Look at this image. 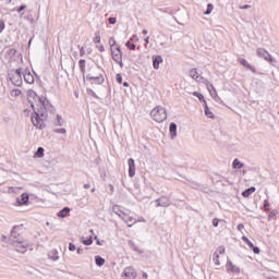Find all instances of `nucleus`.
I'll return each mask as SVG.
<instances>
[{
	"mask_svg": "<svg viewBox=\"0 0 279 279\" xmlns=\"http://www.w3.org/2000/svg\"><path fill=\"white\" fill-rule=\"evenodd\" d=\"M33 97L35 101H38L39 105H37V108L32 105L35 113V117H32V123L38 130H44L45 123L43 121L47 119V112L53 114V112H56V109L53 108V105H51V102H49L45 97L38 96L36 92H33Z\"/></svg>",
	"mask_w": 279,
	"mask_h": 279,
	"instance_id": "nucleus-1",
	"label": "nucleus"
},
{
	"mask_svg": "<svg viewBox=\"0 0 279 279\" xmlns=\"http://www.w3.org/2000/svg\"><path fill=\"white\" fill-rule=\"evenodd\" d=\"M9 243H11V245H15V247H20L17 252H20L21 254H25V248L29 247V242H27L21 233L20 226L13 227L9 238Z\"/></svg>",
	"mask_w": 279,
	"mask_h": 279,
	"instance_id": "nucleus-2",
	"label": "nucleus"
},
{
	"mask_svg": "<svg viewBox=\"0 0 279 279\" xmlns=\"http://www.w3.org/2000/svg\"><path fill=\"white\" fill-rule=\"evenodd\" d=\"M150 117L156 121V123H162V121H166L167 119V109H165V107L157 106L150 111Z\"/></svg>",
	"mask_w": 279,
	"mask_h": 279,
	"instance_id": "nucleus-3",
	"label": "nucleus"
},
{
	"mask_svg": "<svg viewBox=\"0 0 279 279\" xmlns=\"http://www.w3.org/2000/svg\"><path fill=\"white\" fill-rule=\"evenodd\" d=\"M112 60L120 64V68L123 69V52H121V47L116 46V48L111 49Z\"/></svg>",
	"mask_w": 279,
	"mask_h": 279,
	"instance_id": "nucleus-4",
	"label": "nucleus"
},
{
	"mask_svg": "<svg viewBox=\"0 0 279 279\" xmlns=\"http://www.w3.org/2000/svg\"><path fill=\"white\" fill-rule=\"evenodd\" d=\"M257 56H258V58H264V60H266V62H269V64H271V66H276V64L278 63V61L276 59H274V57H271L267 52V50H265L263 48L257 49Z\"/></svg>",
	"mask_w": 279,
	"mask_h": 279,
	"instance_id": "nucleus-5",
	"label": "nucleus"
},
{
	"mask_svg": "<svg viewBox=\"0 0 279 279\" xmlns=\"http://www.w3.org/2000/svg\"><path fill=\"white\" fill-rule=\"evenodd\" d=\"M156 204L157 208H168V206H171V199L167 196H161L156 199Z\"/></svg>",
	"mask_w": 279,
	"mask_h": 279,
	"instance_id": "nucleus-6",
	"label": "nucleus"
},
{
	"mask_svg": "<svg viewBox=\"0 0 279 279\" xmlns=\"http://www.w3.org/2000/svg\"><path fill=\"white\" fill-rule=\"evenodd\" d=\"M122 278H124V279L136 278V270L134 269V267L130 266V267L124 268V270L122 272Z\"/></svg>",
	"mask_w": 279,
	"mask_h": 279,
	"instance_id": "nucleus-7",
	"label": "nucleus"
},
{
	"mask_svg": "<svg viewBox=\"0 0 279 279\" xmlns=\"http://www.w3.org/2000/svg\"><path fill=\"white\" fill-rule=\"evenodd\" d=\"M226 269L228 274H241V268L230 260L227 262Z\"/></svg>",
	"mask_w": 279,
	"mask_h": 279,
	"instance_id": "nucleus-8",
	"label": "nucleus"
},
{
	"mask_svg": "<svg viewBox=\"0 0 279 279\" xmlns=\"http://www.w3.org/2000/svg\"><path fill=\"white\" fill-rule=\"evenodd\" d=\"M17 206H27L29 204V194L23 193L16 198Z\"/></svg>",
	"mask_w": 279,
	"mask_h": 279,
	"instance_id": "nucleus-9",
	"label": "nucleus"
},
{
	"mask_svg": "<svg viewBox=\"0 0 279 279\" xmlns=\"http://www.w3.org/2000/svg\"><path fill=\"white\" fill-rule=\"evenodd\" d=\"M128 165H129V175L131 178H134V175H136V163H134V158H130L128 160Z\"/></svg>",
	"mask_w": 279,
	"mask_h": 279,
	"instance_id": "nucleus-10",
	"label": "nucleus"
},
{
	"mask_svg": "<svg viewBox=\"0 0 279 279\" xmlns=\"http://www.w3.org/2000/svg\"><path fill=\"white\" fill-rule=\"evenodd\" d=\"M129 228H132L134 223H136V219L129 216L128 214H123V217L121 218Z\"/></svg>",
	"mask_w": 279,
	"mask_h": 279,
	"instance_id": "nucleus-11",
	"label": "nucleus"
},
{
	"mask_svg": "<svg viewBox=\"0 0 279 279\" xmlns=\"http://www.w3.org/2000/svg\"><path fill=\"white\" fill-rule=\"evenodd\" d=\"M162 64V56H153V68L158 71Z\"/></svg>",
	"mask_w": 279,
	"mask_h": 279,
	"instance_id": "nucleus-12",
	"label": "nucleus"
},
{
	"mask_svg": "<svg viewBox=\"0 0 279 279\" xmlns=\"http://www.w3.org/2000/svg\"><path fill=\"white\" fill-rule=\"evenodd\" d=\"M11 82L14 86H22L23 85V76L20 75H12Z\"/></svg>",
	"mask_w": 279,
	"mask_h": 279,
	"instance_id": "nucleus-13",
	"label": "nucleus"
},
{
	"mask_svg": "<svg viewBox=\"0 0 279 279\" xmlns=\"http://www.w3.org/2000/svg\"><path fill=\"white\" fill-rule=\"evenodd\" d=\"M87 80H90V82H94V84H104V75L92 76L90 74H88Z\"/></svg>",
	"mask_w": 279,
	"mask_h": 279,
	"instance_id": "nucleus-14",
	"label": "nucleus"
},
{
	"mask_svg": "<svg viewBox=\"0 0 279 279\" xmlns=\"http://www.w3.org/2000/svg\"><path fill=\"white\" fill-rule=\"evenodd\" d=\"M169 130L171 138H175V136H178V124H175V122H171Z\"/></svg>",
	"mask_w": 279,
	"mask_h": 279,
	"instance_id": "nucleus-15",
	"label": "nucleus"
},
{
	"mask_svg": "<svg viewBox=\"0 0 279 279\" xmlns=\"http://www.w3.org/2000/svg\"><path fill=\"white\" fill-rule=\"evenodd\" d=\"M23 77H24V81L26 82V84H34V75H32V72L25 70Z\"/></svg>",
	"mask_w": 279,
	"mask_h": 279,
	"instance_id": "nucleus-16",
	"label": "nucleus"
},
{
	"mask_svg": "<svg viewBox=\"0 0 279 279\" xmlns=\"http://www.w3.org/2000/svg\"><path fill=\"white\" fill-rule=\"evenodd\" d=\"M240 64H242V66H245V69H250V71H252L253 73H256V68L252 66V64L247 63V61L245 59H239Z\"/></svg>",
	"mask_w": 279,
	"mask_h": 279,
	"instance_id": "nucleus-17",
	"label": "nucleus"
},
{
	"mask_svg": "<svg viewBox=\"0 0 279 279\" xmlns=\"http://www.w3.org/2000/svg\"><path fill=\"white\" fill-rule=\"evenodd\" d=\"M190 77H192V80H195L197 82V80H199V77H202V75L199 74V72H197L196 69H192L189 72Z\"/></svg>",
	"mask_w": 279,
	"mask_h": 279,
	"instance_id": "nucleus-18",
	"label": "nucleus"
},
{
	"mask_svg": "<svg viewBox=\"0 0 279 279\" xmlns=\"http://www.w3.org/2000/svg\"><path fill=\"white\" fill-rule=\"evenodd\" d=\"M69 213H71V208L69 207H64L63 209H61L59 213H58V217L60 219H64L66 217V215H69Z\"/></svg>",
	"mask_w": 279,
	"mask_h": 279,
	"instance_id": "nucleus-19",
	"label": "nucleus"
},
{
	"mask_svg": "<svg viewBox=\"0 0 279 279\" xmlns=\"http://www.w3.org/2000/svg\"><path fill=\"white\" fill-rule=\"evenodd\" d=\"M112 213H114V215H118V217H120V219H122L123 215H125V213H123V210H121V207H119V205H114L112 207Z\"/></svg>",
	"mask_w": 279,
	"mask_h": 279,
	"instance_id": "nucleus-20",
	"label": "nucleus"
},
{
	"mask_svg": "<svg viewBox=\"0 0 279 279\" xmlns=\"http://www.w3.org/2000/svg\"><path fill=\"white\" fill-rule=\"evenodd\" d=\"M205 117H207L208 119H215V113H213V111H210V108H208V104L205 102Z\"/></svg>",
	"mask_w": 279,
	"mask_h": 279,
	"instance_id": "nucleus-21",
	"label": "nucleus"
},
{
	"mask_svg": "<svg viewBox=\"0 0 279 279\" xmlns=\"http://www.w3.org/2000/svg\"><path fill=\"white\" fill-rule=\"evenodd\" d=\"M48 258L50 260H59L60 256H58V251L52 250L50 253H48Z\"/></svg>",
	"mask_w": 279,
	"mask_h": 279,
	"instance_id": "nucleus-22",
	"label": "nucleus"
},
{
	"mask_svg": "<svg viewBox=\"0 0 279 279\" xmlns=\"http://www.w3.org/2000/svg\"><path fill=\"white\" fill-rule=\"evenodd\" d=\"M95 263L98 267H104L106 265V259H104L101 256L96 255L95 256Z\"/></svg>",
	"mask_w": 279,
	"mask_h": 279,
	"instance_id": "nucleus-23",
	"label": "nucleus"
},
{
	"mask_svg": "<svg viewBox=\"0 0 279 279\" xmlns=\"http://www.w3.org/2000/svg\"><path fill=\"white\" fill-rule=\"evenodd\" d=\"M233 169H243L244 165L239 159H234L232 162Z\"/></svg>",
	"mask_w": 279,
	"mask_h": 279,
	"instance_id": "nucleus-24",
	"label": "nucleus"
},
{
	"mask_svg": "<svg viewBox=\"0 0 279 279\" xmlns=\"http://www.w3.org/2000/svg\"><path fill=\"white\" fill-rule=\"evenodd\" d=\"M43 156H45V148L38 147L37 151L34 155V157L35 158H43Z\"/></svg>",
	"mask_w": 279,
	"mask_h": 279,
	"instance_id": "nucleus-25",
	"label": "nucleus"
},
{
	"mask_svg": "<svg viewBox=\"0 0 279 279\" xmlns=\"http://www.w3.org/2000/svg\"><path fill=\"white\" fill-rule=\"evenodd\" d=\"M78 66H80L82 73H86V60L81 59L78 61Z\"/></svg>",
	"mask_w": 279,
	"mask_h": 279,
	"instance_id": "nucleus-26",
	"label": "nucleus"
},
{
	"mask_svg": "<svg viewBox=\"0 0 279 279\" xmlns=\"http://www.w3.org/2000/svg\"><path fill=\"white\" fill-rule=\"evenodd\" d=\"M193 95H194V97H197L201 101L206 104V99H204V94H202L199 92H194Z\"/></svg>",
	"mask_w": 279,
	"mask_h": 279,
	"instance_id": "nucleus-27",
	"label": "nucleus"
},
{
	"mask_svg": "<svg viewBox=\"0 0 279 279\" xmlns=\"http://www.w3.org/2000/svg\"><path fill=\"white\" fill-rule=\"evenodd\" d=\"M213 10H215V7L213 5V3H208V4H207V9H206V11L204 12V14H205V15L211 14V13H213Z\"/></svg>",
	"mask_w": 279,
	"mask_h": 279,
	"instance_id": "nucleus-28",
	"label": "nucleus"
},
{
	"mask_svg": "<svg viewBox=\"0 0 279 279\" xmlns=\"http://www.w3.org/2000/svg\"><path fill=\"white\" fill-rule=\"evenodd\" d=\"M213 260H214L215 265H221V263L219 262V253L215 252L213 254Z\"/></svg>",
	"mask_w": 279,
	"mask_h": 279,
	"instance_id": "nucleus-29",
	"label": "nucleus"
},
{
	"mask_svg": "<svg viewBox=\"0 0 279 279\" xmlns=\"http://www.w3.org/2000/svg\"><path fill=\"white\" fill-rule=\"evenodd\" d=\"M81 241L83 245H93V236H89L87 240H84V238H82Z\"/></svg>",
	"mask_w": 279,
	"mask_h": 279,
	"instance_id": "nucleus-30",
	"label": "nucleus"
},
{
	"mask_svg": "<svg viewBox=\"0 0 279 279\" xmlns=\"http://www.w3.org/2000/svg\"><path fill=\"white\" fill-rule=\"evenodd\" d=\"M242 241H244V243L247 244L248 247H254V243H252V241H250L247 236L243 235Z\"/></svg>",
	"mask_w": 279,
	"mask_h": 279,
	"instance_id": "nucleus-31",
	"label": "nucleus"
},
{
	"mask_svg": "<svg viewBox=\"0 0 279 279\" xmlns=\"http://www.w3.org/2000/svg\"><path fill=\"white\" fill-rule=\"evenodd\" d=\"M109 45H110V49H116L117 48V40H114V37H111L109 39Z\"/></svg>",
	"mask_w": 279,
	"mask_h": 279,
	"instance_id": "nucleus-32",
	"label": "nucleus"
},
{
	"mask_svg": "<svg viewBox=\"0 0 279 279\" xmlns=\"http://www.w3.org/2000/svg\"><path fill=\"white\" fill-rule=\"evenodd\" d=\"M125 47H128V49H130L131 51H134V49H136V45H134L132 41H126Z\"/></svg>",
	"mask_w": 279,
	"mask_h": 279,
	"instance_id": "nucleus-33",
	"label": "nucleus"
},
{
	"mask_svg": "<svg viewBox=\"0 0 279 279\" xmlns=\"http://www.w3.org/2000/svg\"><path fill=\"white\" fill-rule=\"evenodd\" d=\"M276 215H278V210H271L268 215V221H271L272 217H276Z\"/></svg>",
	"mask_w": 279,
	"mask_h": 279,
	"instance_id": "nucleus-34",
	"label": "nucleus"
},
{
	"mask_svg": "<svg viewBox=\"0 0 279 279\" xmlns=\"http://www.w3.org/2000/svg\"><path fill=\"white\" fill-rule=\"evenodd\" d=\"M54 125L62 126V117L60 114H57V123Z\"/></svg>",
	"mask_w": 279,
	"mask_h": 279,
	"instance_id": "nucleus-35",
	"label": "nucleus"
},
{
	"mask_svg": "<svg viewBox=\"0 0 279 279\" xmlns=\"http://www.w3.org/2000/svg\"><path fill=\"white\" fill-rule=\"evenodd\" d=\"M8 53L11 56V58H14V56H16V49L11 48L8 50Z\"/></svg>",
	"mask_w": 279,
	"mask_h": 279,
	"instance_id": "nucleus-36",
	"label": "nucleus"
},
{
	"mask_svg": "<svg viewBox=\"0 0 279 279\" xmlns=\"http://www.w3.org/2000/svg\"><path fill=\"white\" fill-rule=\"evenodd\" d=\"M116 80H117L118 84H123V76L121 74H117Z\"/></svg>",
	"mask_w": 279,
	"mask_h": 279,
	"instance_id": "nucleus-37",
	"label": "nucleus"
},
{
	"mask_svg": "<svg viewBox=\"0 0 279 279\" xmlns=\"http://www.w3.org/2000/svg\"><path fill=\"white\" fill-rule=\"evenodd\" d=\"M250 195H252V192L248 189L242 192V196L244 197H250Z\"/></svg>",
	"mask_w": 279,
	"mask_h": 279,
	"instance_id": "nucleus-38",
	"label": "nucleus"
},
{
	"mask_svg": "<svg viewBox=\"0 0 279 279\" xmlns=\"http://www.w3.org/2000/svg\"><path fill=\"white\" fill-rule=\"evenodd\" d=\"M264 210L266 213H268V210H269V201H267V199L264 201Z\"/></svg>",
	"mask_w": 279,
	"mask_h": 279,
	"instance_id": "nucleus-39",
	"label": "nucleus"
},
{
	"mask_svg": "<svg viewBox=\"0 0 279 279\" xmlns=\"http://www.w3.org/2000/svg\"><path fill=\"white\" fill-rule=\"evenodd\" d=\"M216 252H217L218 255L219 254H225L226 253V247L219 246Z\"/></svg>",
	"mask_w": 279,
	"mask_h": 279,
	"instance_id": "nucleus-40",
	"label": "nucleus"
},
{
	"mask_svg": "<svg viewBox=\"0 0 279 279\" xmlns=\"http://www.w3.org/2000/svg\"><path fill=\"white\" fill-rule=\"evenodd\" d=\"M251 250L255 253V254H260V248H258V246H255L253 244V246H251Z\"/></svg>",
	"mask_w": 279,
	"mask_h": 279,
	"instance_id": "nucleus-41",
	"label": "nucleus"
},
{
	"mask_svg": "<svg viewBox=\"0 0 279 279\" xmlns=\"http://www.w3.org/2000/svg\"><path fill=\"white\" fill-rule=\"evenodd\" d=\"M75 250H77V247L75 246V244H73V243H69V251L70 252H75Z\"/></svg>",
	"mask_w": 279,
	"mask_h": 279,
	"instance_id": "nucleus-42",
	"label": "nucleus"
},
{
	"mask_svg": "<svg viewBox=\"0 0 279 279\" xmlns=\"http://www.w3.org/2000/svg\"><path fill=\"white\" fill-rule=\"evenodd\" d=\"M57 134H66V129H57L54 130Z\"/></svg>",
	"mask_w": 279,
	"mask_h": 279,
	"instance_id": "nucleus-43",
	"label": "nucleus"
},
{
	"mask_svg": "<svg viewBox=\"0 0 279 279\" xmlns=\"http://www.w3.org/2000/svg\"><path fill=\"white\" fill-rule=\"evenodd\" d=\"M5 29V22L3 20H0V34Z\"/></svg>",
	"mask_w": 279,
	"mask_h": 279,
	"instance_id": "nucleus-44",
	"label": "nucleus"
},
{
	"mask_svg": "<svg viewBox=\"0 0 279 279\" xmlns=\"http://www.w3.org/2000/svg\"><path fill=\"white\" fill-rule=\"evenodd\" d=\"M97 49L100 51V53H104V51H106V48L104 47V45H96Z\"/></svg>",
	"mask_w": 279,
	"mask_h": 279,
	"instance_id": "nucleus-45",
	"label": "nucleus"
},
{
	"mask_svg": "<svg viewBox=\"0 0 279 279\" xmlns=\"http://www.w3.org/2000/svg\"><path fill=\"white\" fill-rule=\"evenodd\" d=\"M219 221H220V220H219L218 218H214V219H213V227H214V228H217V227L219 226Z\"/></svg>",
	"mask_w": 279,
	"mask_h": 279,
	"instance_id": "nucleus-46",
	"label": "nucleus"
},
{
	"mask_svg": "<svg viewBox=\"0 0 279 279\" xmlns=\"http://www.w3.org/2000/svg\"><path fill=\"white\" fill-rule=\"evenodd\" d=\"M108 22L110 25H114L117 23V17H109Z\"/></svg>",
	"mask_w": 279,
	"mask_h": 279,
	"instance_id": "nucleus-47",
	"label": "nucleus"
},
{
	"mask_svg": "<svg viewBox=\"0 0 279 279\" xmlns=\"http://www.w3.org/2000/svg\"><path fill=\"white\" fill-rule=\"evenodd\" d=\"M94 43H95L96 45H100V43H101V37H100V36H96V37L94 38Z\"/></svg>",
	"mask_w": 279,
	"mask_h": 279,
	"instance_id": "nucleus-48",
	"label": "nucleus"
},
{
	"mask_svg": "<svg viewBox=\"0 0 279 279\" xmlns=\"http://www.w3.org/2000/svg\"><path fill=\"white\" fill-rule=\"evenodd\" d=\"M22 71L23 70L21 68H19L15 70V74H13V75H19L20 77H22V75H23Z\"/></svg>",
	"mask_w": 279,
	"mask_h": 279,
	"instance_id": "nucleus-49",
	"label": "nucleus"
},
{
	"mask_svg": "<svg viewBox=\"0 0 279 279\" xmlns=\"http://www.w3.org/2000/svg\"><path fill=\"white\" fill-rule=\"evenodd\" d=\"M12 93H13L14 97H19V95H21L22 92H21V89H13Z\"/></svg>",
	"mask_w": 279,
	"mask_h": 279,
	"instance_id": "nucleus-50",
	"label": "nucleus"
},
{
	"mask_svg": "<svg viewBox=\"0 0 279 279\" xmlns=\"http://www.w3.org/2000/svg\"><path fill=\"white\" fill-rule=\"evenodd\" d=\"M85 54H86L85 48H84V47H81V48H80V56H81V58L84 57Z\"/></svg>",
	"mask_w": 279,
	"mask_h": 279,
	"instance_id": "nucleus-51",
	"label": "nucleus"
},
{
	"mask_svg": "<svg viewBox=\"0 0 279 279\" xmlns=\"http://www.w3.org/2000/svg\"><path fill=\"white\" fill-rule=\"evenodd\" d=\"M25 8H27V5L22 4V5L16 10V12H19V14H21V12H23V10H25Z\"/></svg>",
	"mask_w": 279,
	"mask_h": 279,
	"instance_id": "nucleus-52",
	"label": "nucleus"
},
{
	"mask_svg": "<svg viewBox=\"0 0 279 279\" xmlns=\"http://www.w3.org/2000/svg\"><path fill=\"white\" fill-rule=\"evenodd\" d=\"M251 5L244 4L240 7V10H250Z\"/></svg>",
	"mask_w": 279,
	"mask_h": 279,
	"instance_id": "nucleus-53",
	"label": "nucleus"
},
{
	"mask_svg": "<svg viewBox=\"0 0 279 279\" xmlns=\"http://www.w3.org/2000/svg\"><path fill=\"white\" fill-rule=\"evenodd\" d=\"M243 228H245V226L243 223L238 225V230L239 231L243 230Z\"/></svg>",
	"mask_w": 279,
	"mask_h": 279,
	"instance_id": "nucleus-54",
	"label": "nucleus"
},
{
	"mask_svg": "<svg viewBox=\"0 0 279 279\" xmlns=\"http://www.w3.org/2000/svg\"><path fill=\"white\" fill-rule=\"evenodd\" d=\"M248 191L251 192V194H252V193H255V192H256V187L251 186V187H248Z\"/></svg>",
	"mask_w": 279,
	"mask_h": 279,
	"instance_id": "nucleus-55",
	"label": "nucleus"
},
{
	"mask_svg": "<svg viewBox=\"0 0 279 279\" xmlns=\"http://www.w3.org/2000/svg\"><path fill=\"white\" fill-rule=\"evenodd\" d=\"M76 252H77V254H84V248H80V247H78V248L76 250Z\"/></svg>",
	"mask_w": 279,
	"mask_h": 279,
	"instance_id": "nucleus-56",
	"label": "nucleus"
},
{
	"mask_svg": "<svg viewBox=\"0 0 279 279\" xmlns=\"http://www.w3.org/2000/svg\"><path fill=\"white\" fill-rule=\"evenodd\" d=\"M209 87L211 88V90H214V94L217 95V90L215 89V86H213V84H210Z\"/></svg>",
	"mask_w": 279,
	"mask_h": 279,
	"instance_id": "nucleus-57",
	"label": "nucleus"
},
{
	"mask_svg": "<svg viewBox=\"0 0 279 279\" xmlns=\"http://www.w3.org/2000/svg\"><path fill=\"white\" fill-rule=\"evenodd\" d=\"M131 40H133L134 43H136L138 40V37L134 36L133 38H131Z\"/></svg>",
	"mask_w": 279,
	"mask_h": 279,
	"instance_id": "nucleus-58",
	"label": "nucleus"
},
{
	"mask_svg": "<svg viewBox=\"0 0 279 279\" xmlns=\"http://www.w3.org/2000/svg\"><path fill=\"white\" fill-rule=\"evenodd\" d=\"M84 189H90V183H86V184L84 185Z\"/></svg>",
	"mask_w": 279,
	"mask_h": 279,
	"instance_id": "nucleus-59",
	"label": "nucleus"
},
{
	"mask_svg": "<svg viewBox=\"0 0 279 279\" xmlns=\"http://www.w3.org/2000/svg\"><path fill=\"white\" fill-rule=\"evenodd\" d=\"M144 41L146 43V45H149V37H146Z\"/></svg>",
	"mask_w": 279,
	"mask_h": 279,
	"instance_id": "nucleus-60",
	"label": "nucleus"
},
{
	"mask_svg": "<svg viewBox=\"0 0 279 279\" xmlns=\"http://www.w3.org/2000/svg\"><path fill=\"white\" fill-rule=\"evenodd\" d=\"M142 278L147 279L148 278L147 272H143Z\"/></svg>",
	"mask_w": 279,
	"mask_h": 279,
	"instance_id": "nucleus-61",
	"label": "nucleus"
},
{
	"mask_svg": "<svg viewBox=\"0 0 279 279\" xmlns=\"http://www.w3.org/2000/svg\"><path fill=\"white\" fill-rule=\"evenodd\" d=\"M123 86H124L125 88H128V86H130V83L124 82V83H123Z\"/></svg>",
	"mask_w": 279,
	"mask_h": 279,
	"instance_id": "nucleus-62",
	"label": "nucleus"
},
{
	"mask_svg": "<svg viewBox=\"0 0 279 279\" xmlns=\"http://www.w3.org/2000/svg\"><path fill=\"white\" fill-rule=\"evenodd\" d=\"M142 34L145 36V35H147V29H143L142 31Z\"/></svg>",
	"mask_w": 279,
	"mask_h": 279,
	"instance_id": "nucleus-63",
	"label": "nucleus"
},
{
	"mask_svg": "<svg viewBox=\"0 0 279 279\" xmlns=\"http://www.w3.org/2000/svg\"><path fill=\"white\" fill-rule=\"evenodd\" d=\"M268 279H279L278 277H270V278H268Z\"/></svg>",
	"mask_w": 279,
	"mask_h": 279,
	"instance_id": "nucleus-64",
	"label": "nucleus"
}]
</instances>
